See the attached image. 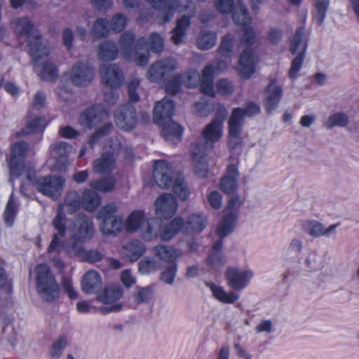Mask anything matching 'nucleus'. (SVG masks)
Wrapping results in <instances>:
<instances>
[{
  "label": "nucleus",
  "mask_w": 359,
  "mask_h": 359,
  "mask_svg": "<svg viewBox=\"0 0 359 359\" xmlns=\"http://www.w3.org/2000/svg\"><path fill=\"white\" fill-rule=\"evenodd\" d=\"M348 122L347 115L343 112H337L330 116L325 122V126L327 128L333 127H344Z\"/></svg>",
  "instance_id": "nucleus-44"
},
{
  "label": "nucleus",
  "mask_w": 359,
  "mask_h": 359,
  "mask_svg": "<svg viewBox=\"0 0 359 359\" xmlns=\"http://www.w3.org/2000/svg\"><path fill=\"white\" fill-rule=\"evenodd\" d=\"M217 42V34L212 32L202 31L197 39L198 47L201 50H208L213 47Z\"/></svg>",
  "instance_id": "nucleus-43"
},
{
  "label": "nucleus",
  "mask_w": 359,
  "mask_h": 359,
  "mask_svg": "<svg viewBox=\"0 0 359 359\" xmlns=\"http://www.w3.org/2000/svg\"><path fill=\"white\" fill-rule=\"evenodd\" d=\"M239 172L236 165H230L226 171V174L220 180L221 189L227 194H231L238 189V180Z\"/></svg>",
  "instance_id": "nucleus-31"
},
{
  "label": "nucleus",
  "mask_w": 359,
  "mask_h": 359,
  "mask_svg": "<svg viewBox=\"0 0 359 359\" xmlns=\"http://www.w3.org/2000/svg\"><path fill=\"white\" fill-rule=\"evenodd\" d=\"M76 193H69L65 202L60 206L57 214L53 221V226L57 231L53 236L48 248L50 254L60 253L64 251L67 254H82L83 244L90 241L94 233L92 221L86 215H79L72 222L69 231L72 240L61 241L66 233V214H72L80 208Z\"/></svg>",
  "instance_id": "nucleus-1"
},
{
  "label": "nucleus",
  "mask_w": 359,
  "mask_h": 359,
  "mask_svg": "<svg viewBox=\"0 0 359 359\" xmlns=\"http://www.w3.org/2000/svg\"><path fill=\"white\" fill-rule=\"evenodd\" d=\"M222 135V121L215 118L206 126L203 131V137L205 140H200L192 145L191 149V165L198 177L206 176L208 172L207 156L212 151L213 144L218 142Z\"/></svg>",
  "instance_id": "nucleus-3"
},
{
  "label": "nucleus",
  "mask_w": 359,
  "mask_h": 359,
  "mask_svg": "<svg viewBox=\"0 0 359 359\" xmlns=\"http://www.w3.org/2000/svg\"><path fill=\"white\" fill-rule=\"evenodd\" d=\"M303 248V241L298 238H294L291 240L287 248V251L290 253L299 254Z\"/></svg>",
  "instance_id": "nucleus-64"
},
{
  "label": "nucleus",
  "mask_w": 359,
  "mask_h": 359,
  "mask_svg": "<svg viewBox=\"0 0 359 359\" xmlns=\"http://www.w3.org/2000/svg\"><path fill=\"white\" fill-rule=\"evenodd\" d=\"M255 276L250 267L230 266L225 271L227 285L234 290H243L248 287Z\"/></svg>",
  "instance_id": "nucleus-17"
},
{
  "label": "nucleus",
  "mask_w": 359,
  "mask_h": 359,
  "mask_svg": "<svg viewBox=\"0 0 359 359\" xmlns=\"http://www.w3.org/2000/svg\"><path fill=\"white\" fill-rule=\"evenodd\" d=\"M114 182V179L113 177L103 178L99 181L91 182L90 187L101 192H108L113 189Z\"/></svg>",
  "instance_id": "nucleus-47"
},
{
  "label": "nucleus",
  "mask_w": 359,
  "mask_h": 359,
  "mask_svg": "<svg viewBox=\"0 0 359 359\" xmlns=\"http://www.w3.org/2000/svg\"><path fill=\"white\" fill-rule=\"evenodd\" d=\"M65 75L69 76L74 85L86 86L93 80L94 69L88 62H78L74 65L72 71Z\"/></svg>",
  "instance_id": "nucleus-23"
},
{
  "label": "nucleus",
  "mask_w": 359,
  "mask_h": 359,
  "mask_svg": "<svg viewBox=\"0 0 359 359\" xmlns=\"http://www.w3.org/2000/svg\"><path fill=\"white\" fill-rule=\"evenodd\" d=\"M153 253L159 259L165 262H174L182 256V252L172 246L158 245L153 248Z\"/></svg>",
  "instance_id": "nucleus-35"
},
{
  "label": "nucleus",
  "mask_w": 359,
  "mask_h": 359,
  "mask_svg": "<svg viewBox=\"0 0 359 359\" xmlns=\"http://www.w3.org/2000/svg\"><path fill=\"white\" fill-rule=\"evenodd\" d=\"M138 266L141 273L147 274L156 271L160 265L154 259L147 257L139 262Z\"/></svg>",
  "instance_id": "nucleus-45"
},
{
  "label": "nucleus",
  "mask_w": 359,
  "mask_h": 359,
  "mask_svg": "<svg viewBox=\"0 0 359 359\" xmlns=\"http://www.w3.org/2000/svg\"><path fill=\"white\" fill-rule=\"evenodd\" d=\"M177 67V62L172 58L157 61L148 69L147 78L151 82H160L170 76Z\"/></svg>",
  "instance_id": "nucleus-21"
},
{
  "label": "nucleus",
  "mask_w": 359,
  "mask_h": 359,
  "mask_svg": "<svg viewBox=\"0 0 359 359\" xmlns=\"http://www.w3.org/2000/svg\"><path fill=\"white\" fill-rule=\"evenodd\" d=\"M330 4V0H314L313 4V20L320 26L323 23Z\"/></svg>",
  "instance_id": "nucleus-40"
},
{
  "label": "nucleus",
  "mask_w": 359,
  "mask_h": 359,
  "mask_svg": "<svg viewBox=\"0 0 359 359\" xmlns=\"http://www.w3.org/2000/svg\"><path fill=\"white\" fill-rule=\"evenodd\" d=\"M306 49V41L305 39V29L304 27L298 29L291 41L290 51L292 54L297 55L292 62L289 76L294 79L297 76V72L300 70Z\"/></svg>",
  "instance_id": "nucleus-18"
},
{
  "label": "nucleus",
  "mask_w": 359,
  "mask_h": 359,
  "mask_svg": "<svg viewBox=\"0 0 359 359\" xmlns=\"http://www.w3.org/2000/svg\"><path fill=\"white\" fill-rule=\"evenodd\" d=\"M243 203L242 198L238 196L230 198L224 209V215L218 224L217 234L223 238L233 231L238 219V210Z\"/></svg>",
  "instance_id": "nucleus-15"
},
{
  "label": "nucleus",
  "mask_w": 359,
  "mask_h": 359,
  "mask_svg": "<svg viewBox=\"0 0 359 359\" xmlns=\"http://www.w3.org/2000/svg\"><path fill=\"white\" fill-rule=\"evenodd\" d=\"M339 224H333L329 226H325L322 223L314 219H307L302 222L304 230L314 238L331 237L336 235L337 229Z\"/></svg>",
  "instance_id": "nucleus-25"
},
{
  "label": "nucleus",
  "mask_w": 359,
  "mask_h": 359,
  "mask_svg": "<svg viewBox=\"0 0 359 359\" xmlns=\"http://www.w3.org/2000/svg\"><path fill=\"white\" fill-rule=\"evenodd\" d=\"M109 32V22L104 19H98L94 24L93 34L96 38L104 36Z\"/></svg>",
  "instance_id": "nucleus-49"
},
{
  "label": "nucleus",
  "mask_w": 359,
  "mask_h": 359,
  "mask_svg": "<svg viewBox=\"0 0 359 359\" xmlns=\"http://www.w3.org/2000/svg\"><path fill=\"white\" fill-rule=\"evenodd\" d=\"M151 296V290L149 287L137 288L134 292L133 299L137 303L140 304L148 301Z\"/></svg>",
  "instance_id": "nucleus-54"
},
{
  "label": "nucleus",
  "mask_w": 359,
  "mask_h": 359,
  "mask_svg": "<svg viewBox=\"0 0 359 359\" xmlns=\"http://www.w3.org/2000/svg\"><path fill=\"white\" fill-rule=\"evenodd\" d=\"M18 211V203L12 194L7 202L4 214V221L8 226H11L13 224Z\"/></svg>",
  "instance_id": "nucleus-42"
},
{
  "label": "nucleus",
  "mask_w": 359,
  "mask_h": 359,
  "mask_svg": "<svg viewBox=\"0 0 359 359\" xmlns=\"http://www.w3.org/2000/svg\"><path fill=\"white\" fill-rule=\"evenodd\" d=\"M233 43L234 36L231 34H228L224 36L219 46V53L221 55L228 58L232 53Z\"/></svg>",
  "instance_id": "nucleus-48"
},
{
  "label": "nucleus",
  "mask_w": 359,
  "mask_h": 359,
  "mask_svg": "<svg viewBox=\"0 0 359 359\" xmlns=\"http://www.w3.org/2000/svg\"><path fill=\"white\" fill-rule=\"evenodd\" d=\"M154 177L157 185L162 188L172 187L174 193L182 200H186L189 191L181 173L174 172L165 161L155 163Z\"/></svg>",
  "instance_id": "nucleus-6"
},
{
  "label": "nucleus",
  "mask_w": 359,
  "mask_h": 359,
  "mask_svg": "<svg viewBox=\"0 0 359 359\" xmlns=\"http://www.w3.org/2000/svg\"><path fill=\"white\" fill-rule=\"evenodd\" d=\"M67 345V341L64 338H61L55 341L50 348V354L53 358H58L64 348Z\"/></svg>",
  "instance_id": "nucleus-59"
},
{
  "label": "nucleus",
  "mask_w": 359,
  "mask_h": 359,
  "mask_svg": "<svg viewBox=\"0 0 359 359\" xmlns=\"http://www.w3.org/2000/svg\"><path fill=\"white\" fill-rule=\"evenodd\" d=\"M78 196V201L80 203V207L82 206L85 210L89 212L95 211L101 203L100 196L95 191L86 189L83 191L81 197L75 192Z\"/></svg>",
  "instance_id": "nucleus-37"
},
{
  "label": "nucleus",
  "mask_w": 359,
  "mask_h": 359,
  "mask_svg": "<svg viewBox=\"0 0 359 359\" xmlns=\"http://www.w3.org/2000/svg\"><path fill=\"white\" fill-rule=\"evenodd\" d=\"M114 119L116 126L123 130L128 131L134 128L137 118L133 106L130 103L122 106L115 114Z\"/></svg>",
  "instance_id": "nucleus-26"
},
{
  "label": "nucleus",
  "mask_w": 359,
  "mask_h": 359,
  "mask_svg": "<svg viewBox=\"0 0 359 359\" xmlns=\"http://www.w3.org/2000/svg\"><path fill=\"white\" fill-rule=\"evenodd\" d=\"M208 287L213 297L221 303L232 304L240 299V294L236 292H226L224 288L219 285L209 283L208 284Z\"/></svg>",
  "instance_id": "nucleus-30"
},
{
  "label": "nucleus",
  "mask_w": 359,
  "mask_h": 359,
  "mask_svg": "<svg viewBox=\"0 0 359 359\" xmlns=\"http://www.w3.org/2000/svg\"><path fill=\"white\" fill-rule=\"evenodd\" d=\"M122 154L126 160H131L133 150L128 148H122L118 140L111 141L109 145V151H107L102 156L95 160L93 163L95 172L104 174L111 172L115 168V156Z\"/></svg>",
  "instance_id": "nucleus-13"
},
{
  "label": "nucleus",
  "mask_w": 359,
  "mask_h": 359,
  "mask_svg": "<svg viewBox=\"0 0 359 359\" xmlns=\"http://www.w3.org/2000/svg\"><path fill=\"white\" fill-rule=\"evenodd\" d=\"M226 67V65L223 62H219L216 67L212 65H208L204 68L201 78L198 71L191 69L184 75L175 76L171 81H169L165 86V91L168 94L174 95L180 91L182 84L188 88H192L196 86L201 81V90L203 93L215 97V92L212 85L214 75L217 74L219 70H222Z\"/></svg>",
  "instance_id": "nucleus-4"
},
{
  "label": "nucleus",
  "mask_w": 359,
  "mask_h": 359,
  "mask_svg": "<svg viewBox=\"0 0 359 359\" xmlns=\"http://www.w3.org/2000/svg\"><path fill=\"white\" fill-rule=\"evenodd\" d=\"M134 37L131 32L122 34L120 39L121 50L126 59L133 58L137 65H145L149 61V53L144 48L147 43L144 38H141L133 47Z\"/></svg>",
  "instance_id": "nucleus-10"
},
{
  "label": "nucleus",
  "mask_w": 359,
  "mask_h": 359,
  "mask_svg": "<svg viewBox=\"0 0 359 359\" xmlns=\"http://www.w3.org/2000/svg\"><path fill=\"white\" fill-rule=\"evenodd\" d=\"M259 111L260 108L259 105L253 102L248 103L244 109L237 107L233 109L228 122L229 145L231 148L234 149L241 144V134L244 118L245 116H254Z\"/></svg>",
  "instance_id": "nucleus-8"
},
{
  "label": "nucleus",
  "mask_w": 359,
  "mask_h": 359,
  "mask_svg": "<svg viewBox=\"0 0 359 359\" xmlns=\"http://www.w3.org/2000/svg\"><path fill=\"white\" fill-rule=\"evenodd\" d=\"M70 256H79L83 259L88 260L91 262H98L102 259V255L95 250H86L83 248V252L82 254H68Z\"/></svg>",
  "instance_id": "nucleus-56"
},
{
  "label": "nucleus",
  "mask_w": 359,
  "mask_h": 359,
  "mask_svg": "<svg viewBox=\"0 0 359 359\" xmlns=\"http://www.w3.org/2000/svg\"><path fill=\"white\" fill-rule=\"evenodd\" d=\"M216 89L217 93L222 95H230L233 91V86L230 81L220 79L216 83Z\"/></svg>",
  "instance_id": "nucleus-53"
},
{
  "label": "nucleus",
  "mask_w": 359,
  "mask_h": 359,
  "mask_svg": "<svg viewBox=\"0 0 359 359\" xmlns=\"http://www.w3.org/2000/svg\"><path fill=\"white\" fill-rule=\"evenodd\" d=\"M117 210L114 203H109L99 210L97 219L101 220L100 229L102 233L115 236L125 228L122 217L116 215Z\"/></svg>",
  "instance_id": "nucleus-12"
},
{
  "label": "nucleus",
  "mask_w": 359,
  "mask_h": 359,
  "mask_svg": "<svg viewBox=\"0 0 359 359\" xmlns=\"http://www.w3.org/2000/svg\"><path fill=\"white\" fill-rule=\"evenodd\" d=\"M206 223V217L200 213H193L184 222V232L187 233H198L204 229Z\"/></svg>",
  "instance_id": "nucleus-36"
},
{
  "label": "nucleus",
  "mask_w": 359,
  "mask_h": 359,
  "mask_svg": "<svg viewBox=\"0 0 359 359\" xmlns=\"http://www.w3.org/2000/svg\"><path fill=\"white\" fill-rule=\"evenodd\" d=\"M283 95L282 88L276 81H271L263 94V102L267 113H272L278 107Z\"/></svg>",
  "instance_id": "nucleus-27"
},
{
  "label": "nucleus",
  "mask_w": 359,
  "mask_h": 359,
  "mask_svg": "<svg viewBox=\"0 0 359 359\" xmlns=\"http://www.w3.org/2000/svg\"><path fill=\"white\" fill-rule=\"evenodd\" d=\"M162 225L158 218H147L140 233L142 239L146 241L161 239Z\"/></svg>",
  "instance_id": "nucleus-29"
},
{
  "label": "nucleus",
  "mask_w": 359,
  "mask_h": 359,
  "mask_svg": "<svg viewBox=\"0 0 359 359\" xmlns=\"http://www.w3.org/2000/svg\"><path fill=\"white\" fill-rule=\"evenodd\" d=\"M0 289L6 293H9L12 290V285L8 280L5 270L0 268Z\"/></svg>",
  "instance_id": "nucleus-61"
},
{
  "label": "nucleus",
  "mask_w": 359,
  "mask_h": 359,
  "mask_svg": "<svg viewBox=\"0 0 359 359\" xmlns=\"http://www.w3.org/2000/svg\"><path fill=\"white\" fill-rule=\"evenodd\" d=\"M140 81L138 78L132 79L128 83V93L130 101L131 102H137L139 100V97L135 93V89L139 86Z\"/></svg>",
  "instance_id": "nucleus-60"
},
{
  "label": "nucleus",
  "mask_w": 359,
  "mask_h": 359,
  "mask_svg": "<svg viewBox=\"0 0 359 359\" xmlns=\"http://www.w3.org/2000/svg\"><path fill=\"white\" fill-rule=\"evenodd\" d=\"M273 330V325L271 320H262L255 327L257 333H271Z\"/></svg>",
  "instance_id": "nucleus-62"
},
{
  "label": "nucleus",
  "mask_w": 359,
  "mask_h": 359,
  "mask_svg": "<svg viewBox=\"0 0 359 359\" xmlns=\"http://www.w3.org/2000/svg\"><path fill=\"white\" fill-rule=\"evenodd\" d=\"M148 45L152 52L158 53L163 49V40L158 34L152 33L149 36Z\"/></svg>",
  "instance_id": "nucleus-50"
},
{
  "label": "nucleus",
  "mask_w": 359,
  "mask_h": 359,
  "mask_svg": "<svg viewBox=\"0 0 359 359\" xmlns=\"http://www.w3.org/2000/svg\"><path fill=\"white\" fill-rule=\"evenodd\" d=\"M146 252L145 245L139 240H132L123 245V253L130 261L137 260Z\"/></svg>",
  "instance_id": "nucleus-38"
},
{
  "label": "nucleus",
  "mask_w": 359,
  "mask_h": 359,
  "mask_svg": "<svg viewBox=\"0 0 359 359\" xmlns=\"http://www.w3.org/2000/svg\"><path fill=\"white\" fill-rule=\"evenodd\" d=\"M126 17L121 14L118 13L115 15L111 20V28L115 32H121L126 26Z\"/></svg>",
  "instance_id": "nucleus-57"
},
{
  "label": "nucleus",
  "mask_w": 359,
  "mask_h": 359,
  "mask_svg": "<svg viewBox=\"0 0 359 359\" xmlns=\"http://www.w3.org/2000/svg\"><path fill=\"white\" fill-rule=\"evenodd\" d=\"M33 275L38 294L43 301L52 302L59 297V285L46 264H39L34 269Z\"/></svg>",
  "instance_id": "nucleus-7"
},
{
  "label": "nucleus",
  "mask_w": 359,
  "mask_h": 359,
  "mask_svg": "<svg viewBox=\"0 0 359 359\" xmlns=\"http://www.w3.org/2000/svg\"><path fill=\"white\" fill-rule=\"evenodd\" d=\"M72 146L64 141H56L50 146V157L46 165L52 171L65 170L69 165V154Z\"/></svg>",
  "instance_id": "nucleus-14"
},
{
  "label": "nucleus",
  "mask_w": 359,
  "mask_h": 359,
  "mask_svg": "<svg viewBox=\"0 0 359 359\" xmlns=\"http://www.w3.org/2000/svg\"><path fill=\"white\" fill-rule=\"evenodd\" d=\"M222 248V242L220 240L213 244L212 252L206 259L207 264L212 269L219 268L226 262L225 256L221 251Z\"/></svg>",
  "instance_id": "nucleus-39"
},
{
  "label": "nucleus",
  "mask_w": 359,
  "mask_h": 359,
  "mask_svg": "<svg viewBox=\"0 0 359 359\" xmlns=\"http://www.w3.org/2000/svg\"><path fill=\"white\" fill-rule=\"evenodd\" d=\"M112 128V125L111 123H107L104 125L102 128H99L97 132L94 133L93 135L90 139V144L93 147L95 144L98 142L100 137L106 135Z\"/></svg>",
  "instance_id": "nucleus-58"
},
{
  "label": "nucleus",
  "mask_w": 359,
  "mask_h": 359,
  "mask_svg": "<svg viewBox=\"0 0 359 359\" xmlns=\"http://www.w3.org/2000/svg\"><path fill=\"white\" fill-rule=\"evenodd\" d=\"M147 217L143 210L132 211L124 222V226L128 232L140 233Z\"/></svg>",
  "instance_id": "nucleus-32"
},
{
  "label": "nucleus",
  "mask_w": 359,
  "mask_h": 359,
  "mask_svg": "<svg viewBox=\"0 0 359 359\" xmlns=\"http://www.w3.org/2000/svg\"><path fill=\"white\" fill-rule=\"evenodd\" d=\"M103 83L111 89L121 86L123 82V75L116 65H103L100 71Z\"/></svg>",
  "instance_id": "nucleus-28"
},
{
  "label": "nucleus",
  "mask_w": 359,
  "mask_h": 359,
  "mask_svg": "<svg viewBox=\"0 0 359 359\" xmlns=\"http://www.w3.org/2000/svg\"><path fill=\"white\" fill-rule=\"evenodd\" d=\"M122 296V290L117 285H109L104 291L97 295V301L102 304L99 306V311L110 313L118 311L121 309V304L118 302Z\"/></svg>",
  "instance_id": "nucleus-19"
},
{
  "label": "nucleus",
  "mask_w": 359,
  "mask_h": 359,
  "mask_svg": "<svg viewBox=\"0 0 359 359\" xmlns=\"http://www.w3.org/2000/svg\"><path fill=\"white\" fill-rule=\"evenodd\" d=\"M215 6L219 13H231L235 24L243 29L241 43L246 48L240 56L238 70L244 78L248 79L255 72L258 62L257 56L250 48L255 39V32L250 27L251 18L243 0H215Z\"/></svg>",
  "instance_id": "nucleus-2"
},
{
  "label": "nucleus",
  "mask_w": 359,
  "mask_h": 359,
  "mask_svg": "<svg viewBox=\"0 0 359 359\" xmlns=\"http://www.w3.org/2000/svg\"><path fill=\"white\" fill-rule=\"evenodd\" d=\"M27 152V144L24 142H18L13 144L11 150V156L8 160L11 172V181H13L15 177L25 175L27 176L32 170L24 164V158Z\"/></svg>",
  "instance_id": "nucleus-16"
},
{
  "label": "nucleus",
  "mask_w": 359,
  "mask_h": 359,
  "mask_svg": "<svg viewBox=\"0 0 359 359\" xmlns=\"http://www.w3.org/2000/svg\"><path fill=\"white\" fill-rule=\"evenodd\" d=\"M208 201L212 208L219 210L222 205V196L218 191H212L208 196Z\"/></svg>",
  "instance_id": "nucleus-55"
},
{
  "label": "nucleus",
  "mask_w": 359,
  "mask_h": 359,
  "mask_svg": "<svg viewBox=\"0 0 359 359\" xmlns=\"http://www.w3.org/2000/svg\"><path fill=\"white\" fill-rule=\"evenodd\" d=\"M13 23L15 33L20 37H25L28 42L29 50H31L32 45L38 47L45 43L42 41L37 29L27 18H19L14 20Z\"/></svg>",
  "instance_id": "nucleus-20"
},
{
  "label": "nucleus",
  "mask_w": 359,
  "mask_h": 359,
  "mask_svg": "<svg viewBox=\"0 0 359 359\" xmlns=\"http://www.w3.org/2000/svg\"><path fill=\"white\" fill-rule=\"evenodd\" d=\"M177 271V265L172 263L170 266L163 271L161 276V280L168 285L173 283Z\"/></svg>",
  "instance_id": "nucleus-51"
},
{
  "label": "nucleus",
  "mask_w": 359,
  "mask_h": 359,
  "mask_svg": "<svg viewBox=\"0 0 359 359\" xmlns=\"http://www.w3.org/2000/svg\"><path fill=\"white\" fill-rule=\"evenodd\" d=\"M174 114L175 105L168 97H165L161 101L156 102L154 109V121L162 127L161 134L165 141L176 144L181 140L183 129L171 120Z\"/></svg>",
  "instance_id": "nucleus-5"
},
{
  "label": "nucleus",
  "mask_w": 359,
  "mask_h": 359,
  "mask_svg": "<svg viewBox=\"0 0 359 359\" xmlns=\"http://www.w3.org/2000/svg\"><path fill=\"white\" fill-rule=\"evenodd\" d=\"M122 283L127 287H131L136 282L135 277L129 269L124 270L121 275Z\"/></svg>",
  "instance_id": "nucleus-63"
},
{
  "label": "nucleus",
  "mask_w": 359,
  "mask_h": 359,
  "mask_svg": "<svg viewBox=\"0 0 359 359\" xmlns=\"http://www.w3.org/2000/svg\"><path fill=\"white\" fill-rule=\"evenodd\" d=\"M109 117V110L102 104H96L84 111L81 114L79 121L83 127L91 129Z\"/></svg>",
  "instance_id": "nucleus-22"
},
{
  "label": "nucleus",
  "mask_w": 359,
  "mask_h": 359,
  "mask_svg": "<svg viewBox=\"0 0 359 359\" xmlns=\"http://www.w3.org/2000/svg\"><path fill=\"white\" fill-rule=\"evenodd\" d=\"M30 55L34 61L35 72L39 74L41 79L45 81H54L57 76L56 67L48 60L50 49L47 43L36 47L32 45Z\"/></svg>",
  "instance_id": "nucleus-9"
},
{
  "label": "nucleus",
  "mask_w": 359,
  "mask_h": 359,
  "mask_svg": "<svg viewBox=\"0 0 359 359\" xmlns=\"http://www.w3.org/2000/svg\"><path fill=\"white\" fill-rule=\"evenodd\" d=\"M117 54V47L112 42H104L98 48V57L104 62L114 60L116 57Z\"/></svg>",
  "instance_id": "nucleus-41"
},
{
  "label": "nucleus",
  "mask_w": 359,
  "mask_h": 359,
  "mask_svg": "<svg viewBox=\"0 0 359 359\" xmlns=\"http://www.w3.org/2000/svg\"><path fill=\"white\" fill-rule=\"evenodd\" d=\"M154 206L156 216L160 219H168L176 213L178 204L173 196L165 194L156 199Z\"/></svg>",
  "instance_id": "nucleus-24"
},
{
  "label": "nucleus",
  "mask_w": 359,
  "mask_h": 359,
  "mask_svg": "<svg viewBox=\"0 0 359 359\" xmlns=\"http://www.w3.org/2000/svg\"><path fill=\"white\" fill-rule=\"evenodd\" d=\"M102 285V278L95 271H89L86 273L81 281L82 290L87 294L97 292L101 288Z\"/></svg>",
  "instance_id": "nucleus-34"
},
{
  "label": "nucleus",
  "mask_w": 359,
  "mask_h": 359,
  "mask_svg": "<svg viewBox=\"0 0 359 359\" xmlns=\"http://www.w3.org/2000/svg\"><path fill=\"white\" fill-rule=\"evenodd\" d=\"M46 126L45 121L41 117L29 116L26 128L22 130V135L31 133L38 129L43 128Z\"/></svg>",
  "instance_id": "nucleus-46"
},
{
  "label": "nucleus",
  "mask_w": 359,
  "mask_h": 359,
  "mask_svg": "<svg viewBox=\"0 0 359 359\" xmlns=\"http://www.w3.org/2000/svg\"><path fill=\"white\" fill-rule=\"evenodd\" d=\"M181 231H184V221L180 217H176L164 226H162L161 240L168 241L174 238Z\"/></svg>",
  "instance_id": "nucleus-33"
},
{
  "label": "nucleus",
  "mask_w": 359,
  "mask_h": 359,
  "mask_svg": "<svg viewBox=\"0 0 359 359\" xmlns=\"http://www.w3.org/2000/svg\"><path fill=\"white\" fill-rule=\"evenodd\" d=\"M304 262L306 266L311 271H317L322 267L320 258L316 252H310Z\"/></svg>",
  "instance_id": "nucleus-52"
},
{
  "label": "nucleus",
  "mask_w": 359,
  "mask_h": 359,
  "mask_svg": "<svg viewBox=\"0 0 359 359\" xmlns=\"http://www.w3.org/2000/svg\"><path fill=\"white\" fill-rule=\"evenodd\" d=\"M26 177L39 192L53 199L61 195L65 183V180L59 176L47 175L36 178L34 170L28 173Z\"/></svg>",
  "instance_id": "nucleus-11"
}]
</instances>
